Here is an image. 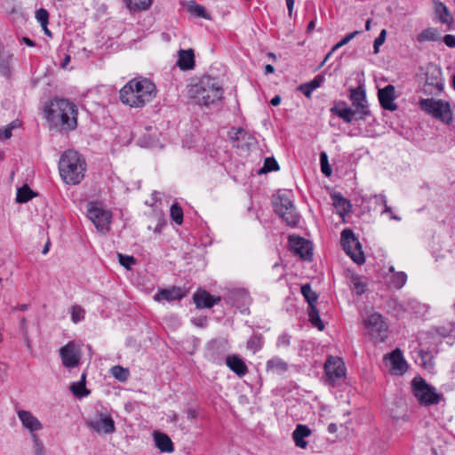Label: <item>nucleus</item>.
<instances>
[{
    "label": "nucleus",
    "instance_id": "obj_1",
    "mask_svg": "<svg viewBox=\"0 0 455 455\" xmlns=\"http://www.w3.org/2000/svg\"><path fill=\"white\" fill-rule=\"evenodd\" d=\"M156 96V87L148 78L137 77L130 80L119 92L123 104L131 108H142Z\"/></svg>",
    "mask_w": 455,
    "mask_h": 455
},
{
    "label": "nucleus",
    "instance_id": "obj_2",
    "mask_svg": "<svg viewBox=\"0 0 455 455\" xmlns=\"http://www.w3.org/2000/svg\"><path fill=\"white\" fill-rule=\"evenodd\" d=\"M47 120L60 131H73L77 126V108L65 99H55L45 110Z\"/></svg>",
    "mask_w": 455,
    "mask_h": 455
},
{
    "label": "nucleus",
    "instance_id": "obj_3",
    "mask_svg": "<svg viewBox=\"0 0 455 455\" xmlns=\"http://www.w3.org/2000/svg\"><path fill=\"white\" fill-rule=\"evenodd\" d=\"M59 171L66 184L77 185L84 178L86 162L79 152L68 149L60 158Z\"/></svg>",
    "mask_w": 455,
    "mask_h": 455
},
{
    "label": "nucleus",
    "instance_id": "obj_4",
    "mask_svg": "<svg viewBox=\"0 0 455 455\" xmlns=\"http://www.w3.org/2000/svg\"><path fill=\"white\" fill-rule=\"evenodd\" d=\"M188 93L196 104L209 106L222 98L223 89L215 78L204 76L190 86Z\"/></svg>",
    "mask_w": 455,
    "mask_h": 455
},
{
    "label": "nucleus",
    "instance_id": "obj_5",
    "mask_svg": "<svg viewBox=\"0 0 455 455\" xmlns=\"http://www.w3.org/2000/svg\"><path fill=\"white\" fill-rule=\"evenodd\" d=\"M87 217L100 233L109 230L112 213L100 202H90L87 204Z\"/></svg>",
    "mask_w": 455,
    "mask_h": 455
},
{
    "label": "nucleus",
    "instance_id": "obj_6",
    "mask_svg": "<svg viewBox=\"0 0 455 455\" xmlns=\"http://www.w3.org/2000/svg\"><path fill=\"white\" fill-rule=\"evenodd\" d=\"M273 206L275 212L291 227H295L299 220L291 200L285 195H277L274 197Z\"/></svg>",
    "mask_w": 455,
    "mask_h": 455
},
{
    "label": "nucleus",
    "instance_id": "obj_7",
    "mask_svg": "<svg viewBox=\"0 0 455 455\" xmlns=\"http://www.w3.org/2000/svg\"><path fill=\"white\" fill-rule=\"evenodd\" d=\"M341 243L346 253L355 263H364L365 258L361 244L351 229L346 228L341 232Z\"/></svg>",
    "mask_w": 455,
    "mask_h": 455
},
{
    "label": "nucleus",
    "instance_id": "obj_8",
    "mask_svg": "<svg viewBox=\"0 0 455 455\" xmlns=\"http://www.w3.org/2000/svg\"><path fill=\"white\" fill-rule=\"evenodd\" d=\"M364 326L373 341L383 342L387 338V325L380 314H371L364 321Z\"/></svg>",
    "mask_w": 455,
    "mask_h": 455
},
{
    "label": "nucleus",
    "instance_id": "obj_9",
    "mask_svg": "<svg viewBox=\"0 0 455 455\" xmlns=\"http://www.w3.org/2000/svg\"><path fill=\"white\" fill-rule=\"evenodd\" d=\"M428 114L443 124L452 121V111L448 101L428 99Z\"/></svg>",
    "mask_w": 455,
    "mask_h": 455
},
{
    "label": "nucleus",
    "instance_id": "obj_10",
    "mask_svg": "<svg viewBox=\"0 0 455 455\" xmlns=\"http://www.w3.org/2000/svg\"><path fill=\"white\" fill-rule=\"evenodd\" d=\"M384 362L388 367L389 373L392 375L402 376L408 370V363L400 348H395L391 353L386 355Z\"/></svg>",
    "mask_w": 455,
    "mask_h": 455
},
{
    "label": "nucleus",
    "instance_id": "obj_11",
    "mask_svg": "<svg viewBox=\"0 0 455 455\" xmlns=\"http://www.w3.org/2000/svg\"><path fill=\"white\" fill-rule=\"evenodd\" d=\"M349 92V99L354 108H355L357 118L364 119L367 116H370L364 88L363 86L351 88Z\"/></svg>",
    "mask_w": 455,
    "mask_h": 455
},
{
    "label": "nucleus",
    "instance_id": "obj_12",
    "mask_svg": "<svg viewBox=\"0 0 455 455\" xmlns=\"http://www.w3.org/2000/svg\"><path fill=\"white\" fill-rule=\"evenodd\" d=\"M291 251L304 260H310L312 257V244L309 241L291 235L289 238Z\"/></svg>",
    "mask_w": 455,
    "mask_h": 455
},
{
    "label": "nucleus",
    "instance_id": "obj_13",
    "mask_svg": "<svg viewBox=\"0 0 455 455\" xmlns=\"http://www.w3.org/2000/svg\"><path fill=\"white\" fill-rule=\"evenodd\" d=\"M60 355L64 366L74 368L77 366L81 353L79 347L74 342H68L60 349Z\"/></svg>",
    "mask_w": 455,
    "mask_h": 455
},
{
    "label": "nucleus",
    "instance_id": "obj_14",
    "mask_svg": "<svg viewBox=\"0 0 455 455\" xmlns=\"http://www.w3.org/2000/svg\"><path fill=\"white\" fill-rule=\"evenodd\" d=\"M445 338H455V323L435 327L428 331V345L438 347L442 344L441 339Z\"/></svg>",
    "mask_w": 455,
    "mask_h": 455
},
{
    "label": "nucleus",
    "instance_id": "obj_15",
    "mask_svg": "<svg viewBox=\"0 0 455 455\" xmlns=\"http://www.w3.org/2000/svg\"><path fill=\"white\" fill-rule=\"evenodd\" d=\"M87 426L98 433L112 434L116 430L115 422L110 415L100 413L98 418L87 421Z\"/></svg>",
    "mask_w": 455,
    "mask_h": 455
},
{
    "label": "nucleus",
    "instance_id": "obj_16",
    "mask_svg": "<svg viewBox=\"0 0 455 455\" xmlns=\"http://www.w3.org/2000/svg\"><path fill=\"white\" fill-rule=\"evenodd\" d=\"M324 370L331 380L344 377L346 372L344 363L339 357H330L324 364Z\"/></svg>",
    "mask_w": 455,
    "mask_h": 455
},
{
    "label": "nucleus",
    "instance_id": "obj_17",
    "mask_svg": "<svg viewBox=\"0 0 455 455\" xmlns=\"http://www.w3.org/2000/svg\"><path fill=\"white\" fill-rule=\"evenodd\" d=\"M395 86L388 84L382 89L379 90L378 96L380 106L389 111H395L397 109V105L395 103Z\"/></svg>",
    "mask_w": 455,
    "mask_h": 455
},
{
    "label": "nucleus",
    "instance_id": "obj_18",
    "mask_svg": "<svg viewBox=\"0 0 455 455\" xmlns=\"http://www.w3.org/2000/svg\"><path fill=\"white\" fill-rule=\"evenodd\" d=\"M411 393L420 405L427 406V381L420 376L411 380Z\"/></svg>",
    "mask_w": 455,
    "mask_h": 455
},
{
    "label": "nucleus",
    "instance_id": "obj_19",
    "mask_svg": "<svg viewBox=\"0 0 455 455\" xmlns=\"http://www.w3.org/2000/svg\"><path fill=\"white\" fill-rule=\"evenodd\" d=\"M13 54L5 50L3 44L0 43V75L4 77H11L12 73V62Z\"/></svg>",
    "mask_w": 455,
    "mask_h": 455
},
{
    "label": "nucleus",
    "instance_id": "obj_20",
    "mask_svg": "<svg viewBox=\"0 0 455 455\" xmlns=\"http://www.w3.org/2000/svg\"><path fill=\"white\" fill-rule=\"evenodd\" d=\"M434 19L448 26L453 22L451 13L449 12L447 6L441 2H434Z\"/></svg>",
    "mask_w": 455,
    "mask_h": 455
},
{
    "label": "nucleus",
    "instance_id": "obj_21",
    "mask_svg": "<svg viewBox=\"0 0 455 455\" xmlns=\"http://www.w3.org/2000/svg\"><path fill=\"white\" fill-rule=\"evenodd\" d=\"M18 416L23 427L31 432L42 429L41 422L30 411L20 410L18 411Z\"/></svg>",
    "mask_w": 455,
    "mask_h": 455
},
{
    "label": "nucleus",
    "instance_id": "obj_22",
    "mask_svg": "<svg viewBox=\"0 0 455 455\" xmlns=\"http://www.w3.org/2000/svg\"><path fill=\"white\" fill-rule=\"evenodd\" d=\"M193 299L194 302L196 305V307L198 308H210L220 300V298L214 299L206 291H202L195 293Z\"/></svg>",
    "mask_w": 455,
    "mask_h": 455
},
{
    "label": "nucleus",
    "instance_id": "obj_23",
    "mask_svg": "<svg viewBox=\"0 0 455 455\" xmlns=\"http://www.w3.org/2000/svg\"><path fill=\"white\" fill-rule=\"evenodd\" d=\"M177 61L178 67L182 70H189L195 67V54L192 49L180 50Z\"/></svg>",
    "mask_w": 455,
    "mask_h": 455
},
{
    "label": "nucleus",
    "instance_id": "obj_24",
    "mask_svg": "<svg viewBox=\"0 0 455 455\" xmlns=\"http://www.w3.org/2000/svg\"><path fill=\"white\" fill-rule=\"evenodd\" d=\"M226 363L232 371L240 377L244 376L248 372V368L245 363L238 355H228L226 359Z\"/></svg>",
    "mask_w": 455,
    "mask_h": 455
},
{
    "label": "nucleus",
    "instance_id": "obj_25",
    "mask_svg": "<svg viewBox=\"0 0 455 455\" xmlns=\"http://www.w3.org/2000/svg\"><path fill=\"white\" fill-rule=\"evenodd\" d=\"M331 111L337 115L339 117L342 118L346 123H351L354 118H357V113L355 112V108L352 109L346 106L344 102H339L335 105Z\"/></svg>",
    "mask_w": 455,
    "mask_h": 455
},
{
    "label": "nucleus",
    "instance_id": "obj_26",
    "mask_svg": "<svg viewBox=\"0 0 455 455\" xmlns=\"http://www.w3.org/2000/svg\"><path fill=\"white\" fill-rule=\"evenodd\" d=\"M154 441L156 448L162 452L171 453L174 451L173 443L166 434L155 433Z\"/></svg>",
    "mask_w": 455,
    "mask_h": 455
},
{
    "label": "nucleus",
    "instance_id": "obj_27",
    "mask_svg": "<svg viewBox=\"0 0 455 455\" xmlns=\"http://www.w3.org/2000/svg\"><path fill=\"white\" fill-rule=\"evenodd\" d=\"M311 435L310 428L302 424L297 425L295 430L292 433V438L296 444V446L299 448H306L307 443L304 440L305 437H307Z\"/></svg>",
    "mask_w": 455,
    "mask_h": 455
},
{
    "label": "nucleus",
    "instance_id": "obj_28",
    "mask_svg": "<svg viewBox=\"0 0 455 455\" xmlns=\"http://www.w3.org/2000/svg\"><path fill=\"white\" fill-rule=\"evenodd\" d=\"M183 297V292L180 288L172 287L171 289L160 290L155 296L154 299L157 301L162 299L167 301H172L180 299Z\"/></svg>",
    "mask_w": 455,
    "mask_h": 455
},
{
    "label": "nucleus",
    "instance_id": "obj_29",
    "mask_svg": "<svg viewBox=\"0 0 455 455\" xmlns=\"http://www.w3.org/2000/svg\"><path fill=\"white\" fill-rule=\"evenodd\" d=\"M323 82L324 76L323 75H317L310 82L300 84L298 87V90L301 92L307 98H310L312 92L319 88Z\"/></svg>",
    "mask_w": 455,
    "mask_h": 455
},
{
    "label": "nucleus",
    "instance_id": "obj_30",
    "mask_svg": "<svg viewBox=\"0 0 455 455\" xmlns=\"http://www.w3.org/2000/svg\"><path fill=\"white\" fill-rule=\"evenodd\" d=\"M288 370V364L282 359L275 357L267 362V371L282 374Z\"/></svg>",
    "mask_w": 455,
    "mask_h": 455
},
{
    "label": "nucleus",
    "instance_id": "obj_31",
    "mask_svg": "<svg viewBox=\"0 0 455 455\" xmlns=\"http://www.w3.org/2000/svg\"><path fill=\"white\" fill-rule=\"evenodd\" d=\"M153 0H124L126 7L131 12H142L148 10Z\"/></svg>",
    "mask_w": 455,
    "mask_h": 455
},
{
    "label": "nucleus",
    "instance_id": "obj_32",
    "mask_svg": "<svg viewBox=\"0 0 455 455\" xmlns=\"http://www.w3.org/2000/svg\"><path fill=\"white\" fill-rule=\"evenodd\" d=\"M332 200L335 209L340 215L347 214L350 212V202L343 198L340 195H334Z\"/></svg>",
    "mask_w": 455,
    "mask_h": 455
},
{
    "label": "nucleus",
    "instance_id": "obj_33",
    "mask_svg": "<svg viewBox=\"0 0 455 455\" xmlns=\"http://www.w3.org/2000/svg\"><path fill=\"white\" fill-rule=\"evenodd\" d=\"M445 403L444 395L438 392L434 386L428 385V406L435 404L445 405Z\"/></svg>",
    "mask_w": 455,
    "mask_h": 455
},
{
    "label": "nucleus",
    "instance_id": "obj_34",
    "mask_svg": "<svg viewBox=\"0 0 455 455\" xmlns=\"http://www.w3.org/2000/svg\"><path fill=\"white\" fill-rule=\"evenodd\" d=\"M70 390L77 397H83L89 394V391L85 388V374L82 375L80 381L71 384Z\"/></svg>",
    "mask_w": 455,
    "mask_h": 455
},
{
    "label": "nucleus",
    "instance_id": "obj_35",
    "mask_svg": "<svg viewBox=\"0 0 455 455\" xmlns=\"http://www.w3.org/2000/svg\"><path fill=\"white\" fill-rule=\"evenodd\" d=\"M308 316L313 326L316 327L319 331L324 329V325L320 318L319 311L315 305L308 307Z\"/></svg>",
    "mask_w": 455,
    "mask_h": 455
},
{
    "label": "nucleus",
    "instance_id": "obj_36",
    "mask_svg": "<svg viewBox=\"0 0 455 455\" xmlns=\"http://www.w3.org/2000/svg\"><path fill=\"white\" fill-rule=\"evenodd\" d=\"M35 193L28 185H23L17 191L16 201L18 203H27L35 196Z\"/></svg>",
    "mask_w": 455,
    "mask_h": 455
},
{
    "label": "nucleus",
    "instance_id": "obj_37",
    "mask_svg": "<svg viewBox=\"0 0 455 455\" xmlns=\"http://www.w3.org/2000/svg\"><path fill=\"white\" fill-rule=\"evenodd\" d=\"M407 282V275L404 272H397L392 275L389 285L395 289H401Z\"/></svg>",
    "mask_w": 455,
    "mask_h": 455
},
{
    "label": "nucleus",
    "instance_id": "obj_38",
    "mask_svg": "<svg viewBox=\"0 0 455 455\" xmlns=\"http://www.w3.org/2000/svg\"><path fill=\"white\" fill-rule=\"evenodd\" d=\"M229 139L233 141H245L251 139L250 134L243 128H232L228 132Z\"/></svg>",
    "mask_w": 455,
    "mask_h": 455
},
{
    "label": "nucleus",
    "instance_id": "obj_39",
    "mask_svg": "<svg viewBox=\"0 0 455 455\" xmlns=\"http://www.w3.org/2000/svg\"><path fill=\"white\" fill-rule=\"evenodd\" d=\"M110 373L113 377H115L116 379H118L121 382H125L129 376L130 372L128 369L124 368L120 365H115L110 369Z\"/></svg>",
    "mask_w": 455,
    "mask_h": 455
},
{
    "label": "nucleus",
    "instance_id": "obj_40",
    "mask_svg": "<svg viewBox=\"0 0 455 455\" xmlns=\"http://www.w3.org/2000/svg\"><path fill=\"white\" fill-rule=\"evenodd\" d=\"M374 198H375V201H376L377 204H381V205L384 206V210L381 212V214L389 213L390 214L389 218L391 220H397V221H399L401 220L400 217H398V216H396V215L392 213V209H391V207H389L387 205V198H386V196L384 195L375 196Z\"/></svg>",
    "mask_w": 455,
    "mask_h": 455
},
{
    "label": "nucleus",
    "instance_id": "obj_41",
    "mask_svg": "<svg viewBox=\"0 0 455 455\" xmlns=\"http://www.w3.org/2000/svg\"><path fill=\"white\" fill-rule=\"evenodd\" d=\"M301 293L308 302L309 307L314 306L317 300L316 293L311 289L310 284L306 283L301 286Z\"/></svg>",
    "mask_w": 455,
    "mask_h": 455
},
{
    "label": "nucleus",
    "instance_id": "obj_42",
    "mask_svg": "<svg viewBox=\"0 0 455 455\" xmlns=\"http://www.w3.org/2000/svg\"><path fill=\"white\" fill-rule=\"evenodd\" d=\"M188 11L196 17L209 19L205 8L200 4H196L195 2H190L188 4Z\"/></svg>",
    "mask_w": 455,
    "mask_h": 455
},
{
    "label": "nucleus",
    "instance_id": "obj_43",
    "mask_svg": "<svg viewBox=\"0 0 455 455\" xmlns=\"http://www.w3.org/2000/svg\"><path fill=\"white\" fill-rule=\"evenodd\" d=\"M170 214H171V218L176 224L180 225L182 223L183 211H182L181 207L177 203L173 204L171 206Z\"/></svg>",
    "mask_w": 455,
    "mask_h": 455
},
{
    "label": "nucleus",
    "instance_id": "obj_44",
    "mask_svg": "<svg viewBox=\"0 0 455 455\" xmlns=\"http://www.w3.org/2000/svg\"><path fill=\"white\" fill-rule=\"evenodd\" d=\"M279 165L274 157H267L264 162L263 167L260 169L259 173H267L269 172L278 171Z\"/></svg>",
    "mask_w": 455,
    "mask_h": 455
},
{
    "label": "nucleus",
    "instance_id": "obj_45",
    "mask_svg": "<svg viewBox=\"0 0 455 455\" xmlns=\"http://www.w3.org/2000/svg\"><path fill=\"white\" fill-rule=\"evenodd\" d=\"M320 164H321L322 172L326 177H330L332 173V171L329 164L328 156H327L326 152H324V151L321 152V154H320Z\"/></svg>",
    "mask_w": 455,
    "mask_h": 455
},
{
    "label": "nucleus",
    "instance_id": "obj_46",
    "mask_svg": "<svg viewBox=\"0 0 455 455\" xmlns=\"http://www.w3.org/2000/svg\"><path fill=\"white\" fill-rule=\"evenodd\" d=\"M84 315L85 311L82 307L75 305L71 307V320L73 323L81 322L84 318Z\"/></svg>",
    "mask_w": 455,
    "mask_h": 455
},
{
    "label": "nucleus",
    "instance_id": "obj_47",
    "mask_svg": "<svg viewBox=\"0 0 455 455\" xmlns=\"http://www.w3.org/2000/svg\"><path fill=\"white\" fill-rule=\"evenodd\" d=\"M20 126L18 121H13L6 127L0 129V140H8L12 137V132Z\"/></svg>",
    "mask_w": 455,
    "mask_h": 455
},
{
    "label": "nucleus",
    "instance_id": "obj_48",
    "mask_svg": "<svg viewBox=\"0 0 455 455\" xmlns=\"http://www.w3.org/2000/svg\"><path fill=\"white\" fill-rule=\"evenodd\" d=\"M236 297L242 299L243 304L247 303L250 299L248 292L244 290H235L230 292L229 299L232 301L233 304H235Z\"/></svg>",
    "mask_w": 455,
    "mask_h": 455
},
{
    "label": "nucleus",
    "instance_id": "obj_49",
    "mask_svg": "<svg viewBox=\"0 0 455 455\" xmlns=\"http://www.w3.org/2000/svg\"><path fill=\"white\" fill-rule=\"evenodd\" d=\"M352 289L357 295H362L366 291V284L359 277L352 278Z\"/></svg>",
    "mask_w": 455,
    "mask_h": 455
},
{
    "label": "nucleus",
    "instance_id": "obj_50",
    "mask_svg": "<svg viewBox=\"0 0 455 455\" xmlns=\"http://www.w3.org/2000/svg\"><path fill=\"white\" fill-rule=\"evenodd\" d=\"M358 34H360L359 30H355L352 33L346 35L339 43H337L333 47L332 51H336L343 45L348 44L352 39H354Z\"/></svg>",
    "mask_w": 455,
    "mask_h": 455
},
{
    "label": "nucleus",
    "instance_id": "obj_51",
    "mask_svg": "<svg viewBox=\"0 0 455 455\" xmlns=\"http://www.w3.org/2000/svg\"><path fill=\"white\" fill-rule=\"evenodd\" d=\"M36 19L43 28H45L48 24L49 14L45 9L40 8L36 12Z\"/></svg>",
    "mask_w": 455,
    "mask_h": 455
},
{
    "label": "nucleus",
    "instance_id": "obj_52",
    "mask_svg": "<svg viewBox=\"0 0 455 455\" xmlns=\"http://www.w3.org/2000/svg\"><path fill=\"white\" fill-rule=\"evenodd\" d=\"M117 256L119 263L127 269H130L132 266L136 263V260L132 256L124 255L121 253H118Z\"/></svg>",
    "mask_w": 455,
    "mask_h": 455
},
{
    "label": "nucleus",
    "instance_id": "obj_53",
    "mask_svg": "<svg viewBox=\"0 0 455 455\" xmlns=\"http://www.w3.org/2000/svg\"><path fill=\"white\" fill-rule=\"evenodd\" d=\"M262 347V340L260 337L253 336L247 342V347L254 353L259 351Z\"/></svg>",
    "mask_w": 455,
    "mask_h": 455
},
{
    "label": "nucleus",
    "instance_id": "obj_54",
    "mask_svg": "<svg viewBox=\"0 0 455 455\" xmlns=\"http://www.w3.org/2000/svg\"><path fill=\"white\" fill-rule=\"evenodd\" d=\"M386 36H387L386 29H382L380 31L379 35L378 36V37H376V39L374 40L373 47H374L375 53L379 52V47L384 44V42L386 40Z\"/></svg>",
    "mask_w": 455,
    "mask_h": 455
},
{
    "label": "nucleus",
    "instance_id": "obj_55",
    "mask_svg": "<svg viewBox=\"0 0 455 455\" xmlns=\"http://www.w3.org/2000/svg\"><path fill=\"white\" fill-rule=\"evenodd\" d=\"M290 343H291L290 335L283 333L278 337L277 346L279 347H289Z\"/></svg>",
    "mask_w": 455,
    "mask_h": 455
},
{
    "label": "nucleus",
    "instance_id": "obj_56",
    "mask_svg": "<svg viewBox=\"0 0 455 455\" xmlns=\"http://www.w3.org/2000/svg\"><path fill=\"white\" fill-rule=\"evenodd\" d=\"M443 43L451 48L455 47V36L453 35H445L443 36Z\"/></svg>",
    "mask_w": 455,
    "mask_h": 455
},
{
    "label": "nucleus",
    "instance_id": "obj_57",
    "mask_svg": "<svg viewBox=\"0 0 455 455\" xmlns=\"http://www.w3.org/2000/svg\"><path fill=\"white\" fill-rule=\"evenodd\" d=\"M6 365L4 363H0V379L4 380L5 379V371H6Z\"/></svg>",
    "mask_w": 455,
    "mask_h": 455
},
{
    "label": "nucleus",
    "instance_id": "obj_58",
    "mask_svg": "<svg viewBox=\"0 0 455 455\" xmlns=\"http://www.w3.org/2000/svg\"><path fill=\"white\" fill-rule=\"evenodd\" d=\"M286 5H287L289 16H291L293 6H294V0H286Z\"/></svg>",
    "mask_w": 455,
    "mask_h": 455
},
{
    "label": "nucleus",
    "instance_id": "obj_59",
    "mask_svg": "<svg viewBox=\"0 0 455 455\" xmlns=\"http://www.w3.org/2000/svg\"><path fill=\"white\" fill-rule=\"evenodd\" d=\"M264 72H265L266 75L272 74V73L275 72V68L272 65L267 64L264 68Z\"/></svg>",
    "mask_w": 455,
    "mask_h": 455
},
{
    "label": "nucleus",
    "instance_id": "obj_60",
    "mask_svg": "<svg viewBox=\"0 0 455 455\" xmlns=\"http://www.w3.org/2000/svg\"><path fill=\"white\" fill-rule=\"evenodd\" d=\"M335 51H332V49L331 50V52H329L326 56L324 57L323 60L320 63L318 68H321L324 64L325 62L329 60V58L332 55V53L334 52Z\"/></svg>",
    "mask_w": 455,
    "mask_h": 455
},
{
    "label": "nucleus",
    "instance_id": "obj_61",
    "mask_svg": "<svg viewBox=\"0 0 455 455\" xmlns=\"http://www.w3.org/2000/svg\"><path fill=\"white\" fill-rule=\"evenodd\" d=\"M70 61V56L68 54H66L64 60H62L60 66L62 68H66L68 64L69 63Z\"/></svg>",
    "mask_w": 455,
    "mask_h": 455
},
{
    "label": "nucleus",
    "instance_id": "obj_62",
    "mask_svg": "<svg viewBox=\"0 0 455 455\" xmlns=\"http://www.w3.org/2000/svg\"><path fill=\"white\" fill-rule=\"evenodd\" d=\"M281 102V97L276 95L275 96L274 98H272V100H270V103L273 105V106H278Z\"/></svg>",
    "mask_w": 455,
    "mask_h": 455
},
{
    "label": "nucleus",
    "instance_id": "obj_63",
    "mask_svg": "<svg viewBox=\"0 0 455 455\" xmlns=\"http://www.w3.org/2000/svg\"><path fill=\"white\" fill-rule=\"evenodd\" d=\"M338 430V427H337V425L334 424V423H331L329 426H328V431L330 433H336Z\"/></svg>",
    "mask_w": 455,
    "mask_h": 455
},
{
    "label": "nucleus",
    "instance_id": "obj_64",
    "mask_svg": "<svg viewBox=\"0 0 455 455\" xmlns=\"http://www.w3.org/2000/svg\"><path fill=\"white\" fill-rule=\"evenodd\" d=\"M315 20H311V21L308 23L307 28V32H311V31H313V30H314V28H315Z\"/></svg>",
    "mask_w": 455,
    "mask_h": 455
}]
</instances>
